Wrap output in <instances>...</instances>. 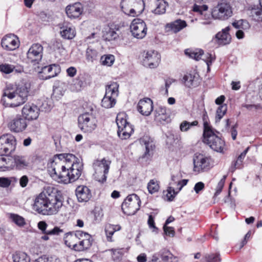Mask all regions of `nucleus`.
<instances>
[{"mask_svg": "<svg viewBox=\"0 0 262 262\" xmlns=\"http://www.w3.org/2000/svg\"><path fill=\"white\" fill-rule=\"evenodd\" d=\"M51 177L58 182L69 184L78 179L81 174L82 164L71 154L56 155L48 163Z\"/></svg>", "mask_w": 262, "mask_h": 262, "instance_id": "f257e3e1", "label": "nucleus"}, {"mask_svg": "<svg viewBox=\"0 0 262 262\" xmlns=\"http://www.w3.org/2000/svg\"><path fill=\"white\" fill-rule=\"evenodd\" d=\"M57 190L52 186H47L35 198L34 209L42 214L57 213L62 206V202L57 194Z\"/></svg>", "mask_w": 262, "mask_h": 262, "instance_id": "f03ea898", "label": "nucleus"}, {"mask_svg": "<svg viewBox=\"0 0 262 262\" xmlns=\"http://www.w3.org/2000/svg\"><path fill=\"white\" fill-rule=\"evenodd\" d=\"M203 142L214 151L223 152L225 142L210 128L207 122L204 123Z\"/></svg>", "mask_w": 262, "mask_h": 262, "instance_id": "7ed1b4c3", "label": "nucleus"}, {"mask_svg": "<svg viewBox=\"0 0 262 262\" xmlns=\"http://www.w3.org/2000/svg\"><path fill=\"white\" fill-rule=\"evenodd\" d=\"M120 7L125 14L134 17L142 13L144 3L143 0H122Z\"/></svg>", "mask_w": 262, "mask_h": 262, "instance_id": "20e7f679", "label": "nucleus"}, {"mask_svg": "<svg viewBox=\"0 0 262 262\" xmlns=\"http://www.w3.org/2000/svg\"><path fill=\"white\" fill-rule=\"evenodd\" d=\"M116 121L118 128V136L122 139L129 138L134 129L132 125L127 121L126 114L124 112L119 113L117 116Z\"/></svg>", "mask_w": 262, "mask_h": 262, "instance_id": "39448f33", "label": "nucleus"}, {"mask_svg": "<svg viewBox=\"0 0 262 262\" xmlns=\"http://www.w3.org/2000/svg\"><path fill=\"white\" fill-rule=\"evenodd\" d=\"M78 127L86 133L93 132L97 127V120L92 113L86 112L80 115L78 118Z\"/></svg>", "mask_w": 262, "mask_h": 262, "instance_id": "423d86ee", "label": "nucleus"}, {"mask_svg": "<svg viewBox=\"0 0 262 262\" xmlns=\"http://www.w3.org/2000/svg\"><path fill=\"white\" fill-rule=\"evenodd\" d=\"M111 161L103 158L101 160H97L93 163L95 171L94 176L96 180L103 183L106 180V174L108 172Z\"/></svg>", "mask_w": 262, "mask_h": 262, "instance_id": "0eeeda50", "label": "nucleus"}, {"mask_svg": "<svg viewBox=\"0 0 262 262\" xmlns=\"http://www.w3.org/2000/svg\"><path fill=\"white\" fill-rule=\"evenodd\" d=\"M141 201L139 197L136 194L128 195L122 204L123 212L128 215H134L140 207Z\"/></svg>", "mask_w": 262, "mask_h": 262, "instance_id": "6e6552de", "label": "nucleus"}, {"mask_svg": "<svg viewBox=\"0 0 262 262\" xmlns=\"http://www.w3.org/2000/svg\"><path fill=\"white\" fill-rule=\"evenodd\" d=\"M16 139L10 134H5L0 137V154L9 155L16 148Z\"/></svg>", "mask_w": 262, "mask_h": 262, "instance_id": "1a4fd4ad", "label": "nucleus"}, {"mask_svg": "<svg viewBox=\"0 0 262 262\" xmlns=\"http://www.w3.org/2000/svg\"><path fill=\"white\" fill-rule=\"evenodd\" d=\"M132 35L138 39H142L147 34V26L145 23L140 18H135L130 25Z\"/></svg>", "mask_w": 262, "mask_h": 262, "instance_id": "9d476101", "label": "nucleus"}, {"mask_svg": "<svg viewBox=\"0 0 262 262\" xmlns=\"http://www.w3.org/2000/svg\"><path fill=\"white\" fill-rule=\"evenodd\" d=\"M232 15L231 6L229 3H221L212 12V17L215 19H226Z\"/></svg>", "mask_w": 262, "mask_h": 262, "instance_id": "9b49d317", "label": "nucleus"}, {"mask_svg": "<svg viewBox=\"0 0 262 262\" xmlns=\"http://www.w3.org/2000/svg\"><path fill=\"white\" fill-rule=\"evenodd\" d=\"M193 170L201 172L210 168V159L201 154H195L193 158Z\"/></svg>", "mask_w": 262, "mask_h": 262, "instance_id": "f8f14e48", "label": "nucleus"}, {"mask_svg": "<svg viewBox=\"0 0 262 262\" xmlns=\"http://www.w3.org/2000/svg\"><path fill=\"white\" fill-rule=\"evenodd\" d=\"M43 55V47L39 43H34L29 49L27 52L28 62L35 65L40 61Z\"/></svg>", "mask_w": 262, "mask_h": 262, "instance_id": "ddd939ff", "label": "nucleus"}, {"mask_svg": "<svg viewBox=\"0 0 262 262\" xmlns=\"http://www.w3.org/2000/svg\"><path fill=\"white\" fill-rule=\"evenodd\" d=\"M160 55L156 51H147L143 55V64L150 69L157 68L160 61Z\"/></svg>", "mask_w": 262, "mask_h": 262, "instance_id": "4468645a", "label": "nucleus"}, {"mask_svg": "<svg viewBox=\"0 0 262 262\" xmlns=\"http://www.w3.org/2000/svg\"><path fill=\"white\" fill-rule=\"evenodd\" d=\"M1 45L2 47L7 51H13L19 46L18 38L13 34L6 35L2 39Z\"/></svg>", "mask_w": 262, "mask_h": 262, "instance_id": "2eb2a0df", "label": "nucleus"}, {"mask_svg": "<svg viewBox=\"0 0 262 262\" xmlns=\"http://www.w3.org/2000/svg\"><path fill=\"white\" fill-rule=\"evenodd\" d=\"M23 116L28 120H36L38 118L40 110L38 107L33 103H27L22 108Z\"/></svg>", "mask_w": 262, "mask_h": 262, "instance_id": "dca6fc26", "label": "nucleus"}, {"mask_svg": "<svg viewBox=\"0 0 262 262\" xmlns=\"http://www.w3.org/2000/svg\"><path fill=\"white\" fill-rule=\"evenodd\" d=\"M60 71L58 65L53 64L43 67L40 72V77L43 79H49L56 76Z\"/></svg>", "mask_w": 262, "mask_h": 262, "instance_id": "f3484780", "label": "nucleus"}, {"mask_svg": "<svg viewBox=\"0 0 262 262\" xmlns=\"http://www.w3.org/2000/svg\"><path fill=\"white\" fill-rule=\"evenodd\" d=\"M138 111L143 115L149 116L153 110V103L149 98L140 100L138 104Z\"/></svg>", "mask_w": 262, "mask_h": 262, "instance_id": "a211bd4d", "label": "nucleus"}, {"mask_svg": "<svg viewBox=\"0 0 262 262\" xmlns=\"http://www.w3.org/2000/svg\"><path fill=\"white\" fill-rule=\"evenodd\" d=\"M27 126L26 119L24 118L17 117L13 119L9 124L11 131L19 133L24 130Z\"/></svg>", "mask_w": 262, "mask_h": 262, "instance_id": "6ab92c4d", "label": "nucleus"}, {"mask_svg": "<svg viewBox=\"0 0 262 262\" xmlns=\"http://www.w3.org/2000/svg\"><path fill=\"white\" fill-rule=\"evenodd\" d=\"M76 195L79 202H86L92 196L89 188L83 185L79 186L77 187Z\"/></svg>", "mask_w": 262, "mask_h": 262, "instance_id": "aec40b11", "label": "nucleus"}, {"mask_svg": "<svg viewBox=\"0 0 262 262\" xmlns=\"http://www.w3.org/2000/svg\"><path fill=\"white\" fill-rule=\"evenodd\" d=\"M13 165L10 163L12 166L11 169L15 167L16 169L22 170L29 166V161L27 158L21 155H15L13 157Z\"/></svg>", "mask_w": 262, "mask_h": 262, "instance_id": "412c9836", "label": "nucleus"}, {"mask_svg": "<svg viewBox=\"0 0 262 262\" xmlns=\"http://www.w3.org/2000/svg\"><path fill=\"white\" fill-rule=\"evenodd\" d=\"M67 16L71 19L78 18L82 13V8L80 3L69 5L66 8Z\"/></svg>", "mask_w": 262, "mask_h": 262, "instance_id": "4be33fe9", "label": "nucleus"}, {"mask_svg": "<svg viewBox=\"0 0 262 262\" xmlns=\"http://www.w3.org/2000/svg\"><path fill=\"white\" fill-rule=\"evenodd\" d=\"M230 27H227L216 34L215 40L219 45H225L230 43L231 37L228 33Z\"/></svg>", "mask_w": 262, "mask_h": 262, "instance_id": "5701e85b", "label": "nucleus"}, {"mask_svg": "<svg viewBox=\"0 0 262 262\" xmlns=\"http://www.w3.org/2000/svg\"><path fill=\"white\" fill-rule=\"evenodd\" d=\"M79 234L77 230L75 232L71 231L67 233L64 237L65 244L73 249L79 239L78 238Z\"/></svg>", "mask_w": 262, "mask_h": 262, "instance_id": "b1692460", "label": "nucleus"}, {"mask_svg": "<svg viewBox=\"0 0 262 262\" xmlns=\"http://www.w3.org/2000/svg\"><path fill=\"white\" fill-rule=\"evenodd\" d=\"M199 76L195 73H186L183 77L182 81L186 86H196L199 83Z\"/></svg>", "mask_w": 262, "mask_h": 262, "instance_id": "393cba45", "label": "nucleus"}, {"mask_svg": "<svg viewBox=\"0 0 262 262\" xmlns=\"http://www.w3.org/2000/svg\"><path fill=\"white\" fill-rule=\"evenodd\" d=\"M67 85L64 82H59L54 86L53 92L52 94L53 99L57 100L60 99L64 95L67 90Z\"/></svg>", "mask_w": 262, "mask_h": 262, "instance_id": "a878e982", "label": "nucleus"}, {"mask_svg": "<svg viewBox=\"0 0 262 262\" xmlns=\"http://www.w3.org/2000/svg\"><path fill=\"white\" fill-rule=\"evenodd\" d=\"M60 34L62 38L71 39L75 36L76 31L72 26L63 24L60 27Z\"/></svg>", "mask_w": 262, "mask_h": 262, "instance_id": "bb28decb", "label": "nucleus"}, {"mask_svg": "<svg viewBox=\"0 0 262 262\" xmlns=\"http://www.w3.org/2000/svg\"><path fill=\"white\" fill-rule=\"evenodd\" d=\"M155 119L162 122L166 121L169 119V115L166 113V108L164 106H158L154 112Z\"/></svg>", "mask_w": 262, "mask_h": 262, "instance_id": "cd10ccee", "label": "nucleus"}, {"mask_svg": "<svg viewBox=\"0 0 262 262\" xmlns=\"http://www.w3.org/2000/svg\"><path fill=\"white\" fill-rule=\"evenodd\" d=\"M30 88V85L28 83H25L23 85H19L15 90L16 93L25 102L27 100L29 95V92Z\"/></svg>", "mask_w": 262, "mask_h": 262, "instance_id": "c85d7f7f", "label": "nucleus"}, {"mask_svg": "<svg viewBox=\"0 0 262 262\" xmlns=\"http://www.w3.org/2000/svg\"><path fill=\"white\" fill-rule=\"evenodd\" d=\"M16 94V91H11L9 90H5L1 102L6 107L11 106V103Z\"/></svg>", "mask_w": 262, "mask_h": 262, "instance_id": "c756f323", "label": "nucleus"}, {"mask_svg": "<svg viewBox=\"0 0 262 262\" xmlns=\"http://www.w3.org/2000/svg\"><path fill=\"white\" fill-rule=\"evenodd\" d=\"M111 252V256L114 262H121L126 250L124 248L111 249L108 250Z\"/></svg>", "mask_w": 262, "mask_h": 262, "instance_id": "7c9ffc66", "label": "nucleus"}, {"mask_svg": "<svg viewBox=\"0 0 262 262\" xmlns=\"http://www.w3.org/2000/svg\"><path fill=\"white\" fill-rule=\"evenodd\" d=\"M142 145L145 148L144 157L150 155V152L152 151L155 147L153 141L148 138H144L140 140Z\"/></svg>", "mask_w": 262, "mask_h": 262, "instance_id": "2f4dec72", "label": "nucleus"}, {"mask_svg": "<svg viewBox=\"0 0 262 262\" xmlns=\"http://www.w3.org/2000/svg\"><path fill=\"white\" fill-rule=\"evenodd\" d=\"M162 260L164 262H178V258L174 256L169 250L163 249L160 251Z\"/></svg>", "mask_w": 262, "mask_h": 262, "instance_id": "473e14b6", "label": "nucleus"}, {"mask_svg": "<svg viewBox=\"0 0 262 262\" xmlns=\"http://www.w3.org/2000/svg\"><path fill=\"white\" fill-rule=\"evenodd\" d=\"M118 88L117 82H112L106 86L105 94L116 99L118 95Z\"/></svg>", "mask_w": 262, "mask_h": 262, "instance_id": "72a5a7b5", "label": "nucleus"}, {"mask_svg": "<svg viewBox=\"0 0 262 262\" xmlns=\"http://www.w3.org/2000/svg\"><path fill=\"white\" fill-rule=\"evenodd\" d=\"M167 6L168 4L164 0H157L156 2V8L152 12L156 14H163L165 13Z\"/></svg>", "mask_w": 262, "mask_h": 262, "instance_id": "f704fd0d", "label": "nucleus"}, {"mask_svg": "<svg viewBox=\"0 0 262 262\" xmlns=\"http://www.w3.org/2000/svg\"><path fill=\"white\" fill-rule=\"evenodd\" d=\"M203 51L201 49H187L185 50V54L189 57L194 59L195 60H199L203 55Z\"/></svg>", "mask_w": 262, "mask_h": 262, "instance_id": "c9c22d12", "label": "nucleus"}, {"mask_svg": "<svg viewBox=\"0 0 262 262\" xmlns=\"http://www.w3.org/2000/svg\"><path fill=\"white\" fill-rule=\"evenodd\" d=\"M168 25L173 32L177 33L186 27L187 24L185 21L178 19Z\"/></svg>", "mask_w": 262, "mask_h": 262, "instance_id": "e433bc0d", "label": "nucleus"}, {"mask_svg": "<svg viewBox=\"0 0 262 262\" xmlns=\"http://www.w3.org/2000/svg\"><path fill=\"white\" fill-rule=\"evenodd\" d=\"M116 102L115 98L105 94L102 100L101 105L104 108H109L113 107L115 105Z\"/></svg>", "mask_w": 262, "mask_h": 262, "instance_id": "4c0bfd02", "label": "nucleus"}, {"mask_svg": "<svg viewBox=\"0 0 262 262\" xmlns=\"http://www.w3.org/2000/svg\"><path fill=\"white\" fill-rule=\"evenodd\" d=\"M8 217L15 224L20 227H23V226L26 224L25 219L18 214L14 213H9L8 214Z\"/></svg>", "mask_w": 262, "mask_h": 262, "instance_id": "58836bf2", "label": "nucleus"}, {"mask_svg": "<svg viewBox=\"0 0 262 262\" xmlns=\"http://www.w3.org/2000/svg\"><path fill=\"white\" fill-rule=\"evenodd\" d=\"M14 262H30L29 256L24 252H17L13 256Z\"/></svg>", "mask_w": 262, "mask_h": 262, "instance_id": "ea45409f", "label": "nucleus"}, {"mask_svg": "<svg viewBox=\"0 0 262 262\" xmlns=\"http://www.w3.org/2000/svg\"><path fill=\"white\" fill-rule=\"evenodd\" d=\"M97 51L91 47H89L86 51V59L88 62H93L97 59Z\"/></svg>", "mask_w": 262, "mask_h": 262, "instance_id": "a19ab883", "label": "nucleus"}, {"mask_svg": "<svg viewBox=\"0 0 262 262\" xmlns=\"http://www.w3.org/2000/svg\"><path fill=\"white\" fill-rule=\"evenodd\" d=\"M11 160L9 158H6L0 156V171H5L11 169L12 166L10 165Z\"/></svg>", "mask_w": 262, "mask_h": 262, "instance_id": "79ce46f5", "label": "nucleus"}, {"mask_svg": "<svg viewBox=\"0 0 262 262\" xmlns=\"http://www.w3.org/2000/svg\"><path fill=\"white\" fill-rule=\"evenodd\" d=\"M118 37V34L116 31L112 28H108L106 30L103 34V37L106 40H112L116 39Z\"/></svg>", "mask_w": 262, "mask_h": 262, "instance_id": "37998d69", "label": "nucleus"}, {"mask_svg": "<svg viewBox=\"0 0 262 262\" xmlns=\"http://www.w3.org/2000/svg\"><path fill=\"white\" fill-rule=\"evenodd\" d=\"M101 62L103 66H111L115 61V56L113 55H104L101 57Z\"/></svg>", "mask_w": 262, "mask_h": 262, "instance_id": "c03bdc74", "label": "nucleus"}, {"mask_svg": "<svg viewBox=\"0 0 262 262\" xmlns=\"http://www.w3.org/2000/svg\"><path fill=\"white\" fill-rule=\"evenodd\" d=\"M147 189L151 194L158 192L160 189L158 181L154 179L151 180L148 183Z\"/></svg>", "mask_w": 262, "mask_h": 262, "instance_id": "a18cd8bd", "label": "nucleus"}, {"mask_svg": "<svg viewBox=\"0 0 262 262\" xmlns=\"http://www.w3.org/2000/svg\"><path fill=\"white\" fill-rule=\"evenodd\" d=\"M198 124V121L195 120L192 122H189L187 121H183L180 125V129L181 131L185 132L188 130L192 126H196Z\"/></svg>", "mask_w": 262, "mask_h": 262, "instance_id": "49530a36", "label": "nucleus"}, {"mask_svg": "<svg viewBox=\"0 0 262 262\" xmlns=\"http://www.w3.org/2000/svg\"><path fill=\"white\" fill-rule=\"evenodd\" d=\"M91 243H89V242L86 240L85 241L80 240L79 241V244L77 243L73 249L76 251H83L89 249Z\"/></svg>", "mask_w": 262, "mask_h": 262, "instance_id": "de8ad7c7", "label": "nucleus"}, {"mask_svg": "<svg viewBox=\"0 0 262 262\" xmlns=\"http://www.w3.org/2000/svg\"><path fill=\"white\" fill-rule=\"evenodd\" d=\"M232 25L235 28L242 29L244 30H248L250 27L248 21L244 19H241L233 22Z\"/></svg>", "mask_w": 262, "mask_h": 262, "instance_id": "09e8293b", "label": "nucleus"}, {"mask_svg": "<svg viewBox=\"0 0 262 262\" xmlns=\"http://www.w3.org/2000/svg\"><path fill=\"white\" fill-rule=\"evenodd\" d=\"M227 107L226 105H222L220 106L216 112L215 121L219 122L227 112Z\"/></svg>", "mask_w": 262, "mask_h": 262, "instance_id": "8fccbe9b", "label": "nucleus"}, {"mask_svg": "<svg viewBox=\"0 0 262 262\" xmlns=\"http://www.w3.org/2000/svg\"><path fill=\"white\" fill-rule=\"evenodd\" d=\"M15 66L8 63L0 64V72L6 74L12 73L15 70Z\"/></svg>", "mask_w": 262, "mask_h": 262, "instance_id": "3c124183", "label": "nucleus"}, {"mask_svg": "<svg viewBox=\"0 0 262 262\" xmlns=\"http://www.w3.org/2000/svg\"><path fill=\"white\" fill-rule=\"evenodd\" d=\"M206 262H221V258L219 253L206 254L205 256Z\"/></svg>", "mask_w": 262, "mask_h": 262, "instance_id": "603ef678", "label": "nucleus"}, {"mask_svg": "<svg viewBox=\"0 0 262 262\" xmlns=\"http://www.w3.org/2000/svg\"><path fill=\"white\" fill-rule=\"evenodd\" d=\"M201 59L204 60L207 64L208 67V71H209V67L212 64V62L214 60V57L212 56V55L210 53H207L206 54L203 53V55L201 56Z\"/></svg>", "mask_w": 262, "mask_h": 262, "instance_id": "864d4df0", "label": "nucleus"}, {"mask_svg": "<svg viewBox=\"0 0 262 262\" xmlns=\"http://www.w3.org/2000/svg\"><path fill=\"white\" fill-rule=\"evenodd\" d=\"M226 177L227 176L226 175H224L218 182L217 185L216 187L214 196H217L221 192L222 189L224 186Z\"/></svg>", "mask_w": 262, "mask_h": 262, "instance_id": "5fc2aeb1", "label": "nucleus"}, {"mask_svg": "<svg viewBox=\"0 0 262 262\" xmlns=\"http://www.w3.org/2000/svg\"><path fill=\"white\" fill-rule=\"evenodd\" d=\"M25 102L23 100V99L19 97V96L16 93L14 96V98L13 99L11 103L10 107H17L19 106Z\"/></svg>", "mask_w": 262, "mask_h": 262, "instance_id": "6e6d98bb", "label": "nucleus"}, {"mask_svg": "<svg viewBox=\"0 0 262 262\" xmlns=\"http://www.w3.org/2000/svg\"><path fill=\"white\" fill-rule=\"evenodd\" d=\"M77 231H78V233H80L79 235H78V238H79V239H80L81 241H85L86 240L87 241L89 242V243H91V245H92V236L90 234L86 232H84L81 230H77Z\"/></svg>", "mask_w": 262, "mask_h": 262, "instance_id": "4d7b16f0", "label": "nucleus"}, {"mask_svg": "<svg viewBox=\"0 0 262 262\" xmlns=\"http://www.w3.org/2000/svg\"><path fill=\"white\" fill-rule=\"evenodd\" d=\"M249 147H247L243 152H242L240 155L238 157L237 161L235 162L234 164V166L236 168H239L241 165L242 163L243 160L245 158Z\"/></svg>", "mask_w": 262, "mask_h": 262, "instance_id": "13d9d810", "label": "nucleus"}, {"mask_svg": "<svg viewBox=\"0 0 262 262\" xmlns=\"http://www.w3.org/2000/svg\"><path fill=\"white\" fill-rule=\"evenodd\" d=\"M43 231V233H44V235L42 236L41 238L45 241L49 239V235H58L60 232L62 231V230H42Z\"/></svg>", "mask_w": 262, "mask_h": 262, "instance_id": "bf43d9fd", "label": "nucleus"}, {"mask_svg": "<svg viewBox=\"0 0 262 262\" xmlns=\"http://www.w3.org/2000/svg\"><path fill=\"white\" fill-rule=\"evenodd\" d=\"M178 192V191L176 192L172 187H169L166 194V199L169 201H172Z\"/></svg>", "mask_w": 262, "mask_h": 262, "instance_id": "052dcab7", "label": "nucleus"}, {"mask_svg": "<svg viewBox=\"0 0 262 262\" xmlns=\"http://www.w3.org/2000/svg\"><path fill=\"white\" fill-rule=\"evenodd\" d=\"M208 9V6L206 5H198L195 4L193 7V10L194 12H198L201 15H203L205 12Z\"/></svg>", "mask_w": 262, "mask_h": 262, "instance_id": "680f3d73", "label": "nucleus"}, {"mask_svg": "<svg viewBox=\"0 0 262 262\" xmlns=\"http://www.w3.org/2000/svg\"><path fill=\"white\" fill-rule=\"evenodd\" d=\"M102 210L100 209H95L94 211V220L96 222L100 221L103 216Z\"/></svg>", "mask_w": 262, "mask_h": 262, "instance_id": "e2e57ef3", "label": "nucleus"}, {"mask_svg": "<svg viewBox=\"0 0 262 262\" xmlns=\"http://www.w3.org/2000/svg\"><path fill=\"white\" fill-rule=\"evenodd\" d=\"M11 184V181L7 178H0V187H8Z\"/></svg>", "mask_w": 262, "mask_h": 262, "instance_id": "0e129e2a", "label": "nucleus"}, {"mask_svg": "<svg viewBox=\"0 0 262 262\" xmlns=\"http://www.w3.org/2000/svg\"><path fill=\"white\" fill-rule=\"evenodd\" d=\"M252 13L255 15V19L258 21L262 20V8L253 10Z\"/></svg>", "mask_w": 262, "mask_h": 262, "instance_id": "69168bd1", "label": "nucleus"}, {"mask_svg": "<svg viewBox=\"0 0 262 262\" xmlns=\"http://www.w3.org/2000/svg\"><path fill=\"white\" fill-rule=\"evenodd\" d=\"M204 184L203 182H198L194 186V190L196 193H198L200 191L204 188Z\"/></svg>", "mask_w": 262, "mask_h": 262, "instance_id": "338daca9", "label": "nucleus"}, {"mask_svg": "<svg viewBox=\"0 0 262 262\" xmlns=\"http://www.w3.org/2000/svg\"><path fill=\"white\" fill-rule=\"evenodd\" d=\"M251 232L250 231H249L245 235L244 239L241 243V245H240V246H239V249H241L242 247H243L244 246V245H245L247 244L248 241L249 239V238L251 237Z\"/></svg>", "mask_w": 262, "mask_h": 262, "instance_id": "774afa93", "label": "nucleus"}]
</instances>
